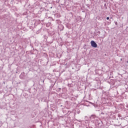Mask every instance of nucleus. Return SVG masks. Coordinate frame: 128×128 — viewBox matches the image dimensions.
Segmentation results:
<instances>
[{
  "label": "nucleus",
  "instance_id": "nucleus-1",
  "mask_svg": "<svg viewBox=\"0 0 128 128\" xmlns=\"http://www.w3.org/2000/svg\"><path fill=\"white\" fill-rule=\"evenodd\" d=\"M90 44L92 48H98V44H96V42H94V41H91Z\"/></svg>",
  "mask_w": 128,
  "mask_h": 128
},
{
  "label": "nucleus",
  "instance_id": "nucleus-2",
  "mask_svg": "<svg viewBox=\"0 0 128 128\" xmlns=\"http://www.w3.org/2000/svg\"><path fill=\"white\" fill-rule=\"evenodd\" d=\"M106 20H110V17H107Z\"/></svg>",
  "mask_w": 128,
  "mask_h": 128
}]
</instances>
